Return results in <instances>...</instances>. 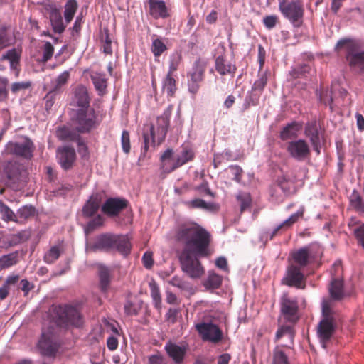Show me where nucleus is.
<instances>
[{
  "label": "nucleus",
  "instance_id": "obj_19",
  "mask_svg": "<svg viewBox=\"0 0 364 364\" xmlns=\"http://www.w3.org/2000/svg\"><path fill=\"white\" fill-rule=\"evenodd\" d=\"M72 105L77 109L91 108L90 106V97L86 87L78 85L75 91L72 99Z\"/></svg>",
  "mask_w": 364,
  "mask_h": 364
},
{
  "label": "nucleus",
  "instance_id": "obj_10",
  "mask_svg": "<svg viewBox=\"0 0 364 364\" xmlns=\"http://www.w3.org/2000/svg\"><path fill=\"white\" fill-rule=\"evenodd\" d=\"M115 235L102 234L95 239L93 242H87L85 250L87 252H95L113 249L114 247Z\"/></svg>",
  "mask_w": 364,
  "mask_h": 364
},
{
  "label": "nucleus",
  "instance_id": "obj_49",
  "mask_svg": "<svg viewBox=\"0 0 364 364\" xmlns=\"http://www.w3.org/2000/svg\"><path fill=\"white\" fill-rule=\"evenodd\" d=\"M60 255V247L58 246H53L45 254L44 261L48 264H52L58 259Z\"/></svg>",
  "mask_w": 364,
  "mask_h": 364
},
{
  "label": "nucleus",
  "instance_id": "obj_50",
  "mask_svg": "<svg viewBox=\"0 0 364 364\" xmlns=\"http://www.w3.org/2000/svg\"><path fill=\"white\" fill-rule=\"evenodd\" d=\"M272 364H289L287 355L279 346H277L274 350Z\"/></svg>",
  "mask_w": 364,
  "mask_h": 364
},
{
  "label": "nucleus",
  "instance_id": "obj_18",
  "mask_svg": "<svg viewBox=\"0 0 364 364\" xmlns=\"http://www.w3.org/2000/svg\"><path fill=\"white\" fill-rule=\"evenodd\" d=\"M127 201L123 198H111L102 206V210L107 215L114 216L127 207Z\"/></svg>",
  "mask_w": 364,
  "mask_h": 364
},
{
  "label": "nucleus",
  "instance_id": "obj_42",
  "mask_svg": "<svg viewBox=\"0 0 364 364\" xmlns=\"http://www.w3.org/2000/svg\"><path fill=\"white\" fill-rule=\"evenodd\" d=\"M70 77L69 71H64L60 73L53 81H52L53 89L51 91L55 92L59 90L63 86H64Z\"/></svg>",
  "mask_w": 364,
  "mask_h": 364
},
{
  "label": "nucleus",
  "instance_id": "obj_56",
  "mask_svg": "<svg viewBox=\"0 0 364 364\" xmlns=\"http://www.w3.org/2000/svg\"><path fill=\"white\" fill-rule=\"evenodd\" d=\"M57 136L62 140H73L75 136L67 127H60L56 132Z\"/></svg>",
  "mask_w": 364,
  "mask_h": 364
},
{
  "label": "nucleus",
  "instance_id": "obj_41",
  "mask_svg": "<svg viewBox=\"0 0 364 364\" xmlns=\"http://www.w3.org/2000/svg\"><path fill=\"white\" fill-rule=\"evenodd\" d=\"M151 296L152 298L154 306L157 309L161 307V297L159 291V288L154 281L149 282Z\"/></svg>",
  "mask_w": 364,
  "mask_h": 364
},
{
  "label": "nucleus",
  "instance_id": "obj_11",
  "mask_svg": "<svg viewBox=\"0 0 364 364\" xmlns=\"http://www.w3.org/2000/svg\"><path fill=\"white\" fill-rule=\"evenodd\" d=\"M38 347L41 353L48 358H53L58 350V344L52 331H43Z\"/></svg>",
  "mask_w": 364,
  "mask_h": 364
},
{
  "label": "nucleus",
  "instance_id": "obj_21",
  "mask_svg": "<svg viewBox=\"0 0 364 364\" xmlns=\"http://www.w3.org/2000/svg\"><path fill=\"white\" fill-rule=\"evenodd\" d=\"M57 157L59 164L64 169L70 168L75 159V151L74 149L68 146L59 148L57 151Z\"/></svg>",
  "mask_w": 364,
  "mask_h": 364
},
{
  "label": "nucleus",
  "instance_id": "obj_44",
  "mask_svg": "<svg viewBox=\"0 0 364 364\" xmlns=\"http://www.w3.org/2000/svg\"><path fill=\"white\" fill-rule=\"evenodd\" d=\"M222 283V277L215 272H210L207 279L205 282V286L209 289H216L220 287Z\"/></svg>",
  "mask_w": 364,
  "mask_h": 364
},
{
  "label": "nucleus",
  "instance_id": "obj_17",
  "mask_svg": "<svg viewBox=\"0 0 364 364\" xmlns=\"http://www.w3.org/2000/svg\"><path fill=\"white\" fill-rule=\"evenodd\" d=\"M304 278V275L301 272L300 267L295 264H291L287 269L284 281L288 286H294L299 289H304L305 285L302 284Z\"/></svg>",
  "mask_w": 364,
  "mask_h": 364
},
{
  "label": "nucleus",
  "instance_id": "obj_30",
  "mask_svg": "<svg viewBox=\"0 0 364 364\" xmlns=\"http://www.w3.org/2000/svg\"><path fill=\"white\" fill-rule=\"evenodd\" d=\"M150 14L155 18H164L167 16V10L165 3L159 0H150Z\"/></svg>",
  "mask_w": 364,
  "mask_h": 364
},
{
  "label": "nucleus",
  "instance_id": "obj_37",
  "mask_svg": "<svg viewBox=\"0 0 364 364\" xmlns=\"http://www.w3.org/2000/svg\"><path fill=\"white\" fill-rule=\"evenodd\" d=\"M186 205L188 208H199L205 210L211 211L215 208V205L212 203H207L200 198H195L190 201H187Z\"/></svg>",
  "mask_w": 364,
  "mask_h": 364
},
{
  "label": "nucleus",
  "instance_id": "obj_47",
  "mask_svg": "<svg viewBox=\"0 0 364 364\" xmlns=\"http://www.w3.org/2000/svg\"><path fill=\"white\" fill-rule=\"evenodd\" d=\"M177 165L178 167L185 164L193 158V153L191 149H183L181 152L176 156Z\"/></svg>",
  "mask_w": 364,
  "mask_h": 364
},
{
  "label": "nucleus",
  "instance_id": "obj_25",
  "mask_svg": "<svg viewBox=\"0 0 364 364\" xmlns=\"http://www.w3.org/2000/svg\"><path fill=\"white\" fill-rule=\"evenodd\" d=\"M101 203V197L99 194L92 195L82 208L85 217L92 216L98 210Z\"/></svg>",
  "mask_w": 364,
  "mask_h": 364
},
{
  "label": "nucleus",
  "instance_id": "obj_63",
  "mask_svg": "<svg viewBox=\"0 0 364 364\" xmlns=\"http://www.w3.org/2000/svg\"><path fill=\"white\" fill-rule=\"evenodd\" d=\"M263 22L267 28L271 29L275 26L277 18L274 16H267L264 18Z\"/></svg>",
  "mask_w": 364,
  "mask_h": 364
},
{
  "label": "nucleus",
  "instance_id": "obj_16",
  "mask_svg": "<svg viewBox=\"0 0 364 364\" xmlns=\"http://www.w3.org/2000/svg\"><path fill=\"white\" fill-rule=\"evenodd\" d=\"M164 350L174 364H183L187 351L186 346L169 341L166 343Z\"/></svg>",
  "mask_w": 364,
  "mask_h": 364
},
{
  "label": "nucleus",
  "instance_id": "obj_3",
  "mask_svg": "<svg viewBox=\"0 0 364 364\" xmlns=\"http://www.w3.org/2000/svg\"><path fill=\"white\" fill-rule=\"evenodd\" d=\"M323 318L318 328V335L323 348L334 331V318L331 308V301L323 300L321 304Z\"/></svg>",
  "mask_w": 364,
  "mask_h": 364
},
{
  "label": "nucleus",
  "instance_id": "obj_60",
  "mask_svg": "<svg viewBox=\"0 0 364 364\" xmlns=\"http://www.w3.org/2000/svg\"><path fill=\"white\" fill-rule=\"evenodd\" d=\"M267 83V77L266 74H262L258 80H257L254 85L252 88L255 90H262L265 87V85Z\"/></svg>",
  "mask_w": 364,
  "mask_h": 364
},
{
  "label": "nucleus",
  "instance_id": "obj_52",
  "mask_svg": "<svg viewBox=\"0 0 364 364\" xmlns=\"http://www.w3.org/2000/svg\"><path fill=\"white\" fill-rule=\"evenodd\" d=\"M181 62V55L179 53H173L170 56L168 72V75H172V73L177 70L178 66Z\"/></svg>",
  "mask_w": 364,
  "mask_h": 364
},
{
  "label": "nucleus",
  "instance_id": "obj_54",
  "mask_svg": "<svg viewBox=\"0 0 364 364\" xmlns=\"http://www.w3.org/2000/svg\"><path fill=\"white\" fill-rule=\"evenodd\" d=\"M103 224V218L100 215H97L92 220H91L87 225L85 230L86 233L92 232L95 229L102 226Z\"/></svg>",
  "mask_w": 364,
  "mask_h": 364
},
{
  "label": "nucleus",
  "instance_id": "obj_2",
  "mask_svg": "<svg viewBox=\"0 0 364 364\" xmlns=\"http://www.w3.org/2000/svg\"><path fill=\"white\" fill-rule=\"evenodd\" d=\"M52 320L59 326H80L82 323L80 312L70 306H53L50 309Z\"/></svg>",
  "mask_w": 364,
  "mask_h": 364
},
{
  "label": "nucleus",
  "instance_id": "obj_48",
  "mask_svg": "<svg viewBox=\"0 0 364 364\" xmlns=\"http://www.w3.org/2000/svg\"><path fill=\"white\" fill-rule=\"evenodd\" d=\"M167 49L165 43L159 38L152 41L151 50L155 57L160 56Z\"/></svg>",
  "mask_w": 364,
  "mask_h": 364
},
{
  "label": "nucleus",
  "instance_id": "obj_29",
  "mask_svg": "<svg viewBox=\"0 0 364 364\" xmlns=\"http://www.w3.org/2000/svg\"><path fill=\"white\" fill-rule=\"evenodd\" d=\"M50 20L52 28L55 33H62L65 26L63 24L60 11L57 9H53L50 13Z\"/></svg>",
  "mask_w": 364,
  "mask_h": 364
},
{
  "label": "nucleus",
  "instance_id": "obj_1",
  "mask_svg": "<svg viewBox=\"0 0 364 364\" xmlns=\"http://www.w3.org/2000/svg\"><path fill=\"white\" fill-rule=\"evenodd\" d=\"M176 237L185 243L184 256L181 258L182 270L191 278L200 277L205 270L196 257L209 255L210 235L202 228L188 225L180 227Z\"/></svg>",
  "mask_w": 364,
  "mask_h": 364
},
{
  "label": "nucleus",
  "instance_id": "obj_6",
  "mask_svg": "<svg viewBox=\"0 0 364 364\" xmlns=\"http://www.w3.org/2000/svg\"><path fill=\"white\" fill-rule=\"evenodd\" d=\"M353 42L348 39L340 40L336 44V49L345 48L348 53L346 59L351 68L357 71H364V51L353 52L351 50Z\"/></svg>",
  "mask_w": 364,
  "mask_h": 364
},
{
  "label": "nucleus",
  "instance_id": "obj_15",
  "mask_svg": "<svg viewBox=\"0 0 364 364\" xmlns=\"http://www.w3.org/2000/svg\"><path fill=\"white\" fill-rule=\"evenodd\" d=\"M281 311L287 320L295 321L298 311L296 299L289 298L287 293L283 294L281 298Z\"/></svg>",
  "mask_w": 364,
  "mask_h": 364
},
{
  "label": "nucleus",
  "instance_id": "obj_32",
  "mask_svg": "<svg viewBox=\"0 0 364 364\" xmlns=\"http://www.w3.org/2000/svg\"><path fill=\"white\" fill-rule=\"evenodd\" d=\"M114 247L123 255L130 252L131 243L127 235H115Z\"/></svg>",
  "mask_w": 364,
  "mask_h": 364
},
{
  "label": "nucleus",
  "instance_id": "obj_51",
  "mask_svg": "<svg viewBox=\"0 0 364 364\" xmlns=\"http://www.w3.org/2000/svg\"><path fill=\"white\" fill-rule=\"evenodd\" d=\"M0 213L4 220H16V214L2 201H0Z\"/></svg>",
  "mask_w": 364,
  "mask_h": 364
},
{
  "label": "nucleus",
  "instance_id": "obj_40",
  "mask_svg": "<svg viewBox=\"0 0 364 364\" xmlns=\"http://www.w3.org/2000/svg\"><path fill=\"white\" fill-rule=\"evenodd\" d=\"M163 91L168 96H173L176 90V80L172 75H166V78L163 81Z\"/></svg>",
  "mask_w": 364,
  "mask_h": 364
},
{
  "label": "nucleus",
  "instance_id": "obj_31",
  "mask_svg": "<svg viewBox=\"0 0 364 364\" xmlns=\"http://www.w3.org/2000/svg\"><path fill=\"white\" fill-rule=\"evenodd\" d=\"M329 293L333 300H341L345 296L343 281L337 279L332 280L329 287Z\"/></svg>",
  "mask_w": 364,
  "mask_h": 364
},
{
  "label": "nucleus",
  "instance_id": "obj_61",
  "mask_svg": "<svg viewBox=\"0 0 364 364\" xmlns=\"http://www.w3.org/2000/svg\"><path fill=\"white\" fill-rule=\"evenodd\" d=\"M147 364H168V363L163 355L156 354L149 356Z\"/></svg>",
  "mask_w": 364,
  "mask_h": 364
},
{
  "label": "nucleus",
  "instance_id": "obj_33",
  "mask_svg": "<svg viewBox=\"0 0 364 364\" xmlns=\"http://www.w3.org/2000/svg\"><path fill=\"white\" fill-rule=\"evenodd\" d=\"M301 125L296 122L288 124L280 132V138L283 141L292 139L297 136Z\"/></svg>",
  "mask_w": 364,
  "mask_h": 364
},
{
  "label": "nucleus",
  "instance_id": "obj_43",
  "mask_svg": "<svg viewBox=\"0 0 364 364\" xmlns=\"http://www.w3.org/2000/svg\"><path fill=\"white\" fill-rule=\"evenodd\" d=\"M100 285L102 291L105 292L108 289L109 284V271L105 267L100 269Z\"/></svg>",
  "mask_w": 364,
  "mask_h": 364
},
{
  "label": "nucleus",
  "instance_id": "obj_14",
  "mask_svg": "<svg viewBox=\"0 0 364 364\" xmlns=\"http://www.w3.org/2000/svg\"><path fill=\"white\" fill-rule=\"evenodd\" d=\"M280 11L285 18L294 23L301 19L304 15L302 4L299 1L284 4L283 0L280 4Z\"/></svg>",
  "mask_w": 364,
  "mask_h": 364
},
{
  "label": "nucleus",
  "instance_id": "obj_62",
  "mask_svg": "<svg viewBox=\"0 0 364 364\" xmlns=\"http://www.w3.org/2000/svg\"><path fill=\"white\" fill-rule=\"evenodd\" d=\"M142 261H143L144 266L146 269H151L154 264L152 252H146L142 257Z\"/></svg>",
  "mask_w": 364,
  "mask_h": 364
},
{
  "label": "nucleus",
  "instance_id": "obj_5",
  "mask_svg": "<svg viewBox=\"0 0 364 364\" xmlns=\"http://www.w3.org/2000/svg\"><path fill=\"white\" fill-rule=\"evenodd\" d=\"M75 128L78 132H90L97 124V117L93 108L77 109L75 117L73 119Z\"/></svg>",
  "mask_w": 364,
  "mask_h": 364
},
{
  "label": "nucleus",
  "instance_id": "obj_39",
  "mask_svg": "<svg viewBox=\"0 0 364 364\" xmlns=\"http://www.w3.org/2000/svg\"><path fill=\"white\" fill-rule=\"evenodd\" d=\"M77 8V4L75 0H68L65 5L64 17L67 23H69L73 19Z\"/></svg>",
  "mask_w": 364,
  "mask_h": 364
},
{
  "label": "nucleus",
  "instance_id": "obj_57",
  "mask_svg": "<svg viewBox=\"0 0 364 364\" xmlns=\"http://www.w3.org/2000/svg\"><path fill=\"white\" fill-rule=\"evenodd\" d=\"M121 142L124 152L126 154L129 153L130 151L129 134L126 130H124L122 133Z\"/></svg>",
  "mask_w": 364,
  "mask_h": 364
},
{
  "label": "nucleus",
  "instance_id": "obj_7",
  "mask_svg": "<svg viewBox=\"0 0 364 364\" xmlns=\"http://www.w3.org/2000/svg\"><path fill=\"white\" fill-rule=\"evenodd\" d=\"M195 328L204 341L217 343L223 338L221 329L212 322H200L195 324Z\"/></svg>",
  "mask_w": 364,
  "mask_h": 364
},
{
  "label": "nucleus",
  "instance_id": "obj_23",
  "mask_svg": "<svg viewBox=\"0 0 364 364\" xmlns=\"http://www.w3.org/2000/svg\"><path fill=\"white\" fill-rule=\"evenodd\" d=\"M161 168L163 171L170 173L178 168L176 156L171 149H166L161 156Z\"/></svg>",
  "mask_w": 364,
  "mask_h": 364
},
{
  "label": "nucleus",
  "instance_id": "obj_55",
  "mask_svg": "<svg viewBox=\"0 0 364 364\" xmlns=\"http://www.w3.org/2000/svg\"><path fill=\"white\" fill-rule=\"evenodd\" d=\"M54 53V48L50 42H46L43 47V56L41 61L46 63L49 60Z\"/></svg>",
  "mask_w": 364,
  "mask_h": 364
},
{
  "label": "nucleus",
  "instance_id": "obj_13",
  "mask_svg": "<svg viewBox=\"0 0 364 364\" xmlns=\"http://www.w3.org/2000/svg\"><path fill=\"white\" fill-rule=\"evenodd\" d=\"M6 149L11 154L30 159L33 156V144L30 139L26 138L22 141L9 142Z\"/></svg>",
  "mask_w": 364,
  "mask_h": 364
},
{
  "label": "nucleus",
  "instance_id": "obj_4",
  "mask_svg": "<svg viewBox=\"0 0 364 364\" xmlns=\"http://www.w3.org/2000/svg\"><path fill=\"white\" fill-rule=\"evenodd\" d=\"M173 107V105H168L164 113L157 117L156 124L151 127L150 134L154 143L161 144L165 139Z\"/></svg>",
  "mask_w": 364,
  "mask_h": 364
},
{
  "label": "nucleus",
  "instance_id": "obj_12",
  "mask_svg": "<svg viewBox=\"0 0 364 364\" xmlns=\"http://www.w3.org/2000/svg\"><path fill=\"white\" fill-rule=\"evenodd\" d=\"M286 149L289 156L297 161L304 160L310 154V147L304 139L289 141L287 144Z\"/></svg>",
  "mask_w": 364,
  "mask_h": 364
},
{
  "label": "nucleus",
  "instance_id": "obj_35",
  "mask_svg": "<svg viewBox=\"0 0 364 364\" xmlns=\"http://www.w3.org/2000/svg\"><path fill=\"white\" fill-rule=\"evenodd\" d=\"M14 43V38L8 27L0 25V50L9 47Z\"/></svg>",
  "mask_w": 364,
  "mask_h": 364
},
{
  "label": "nucleus",
  "instance_id": "obj_28",
  "mask_svg": "<svg viewBox=\"0 0 364 364\" xmlns=\"http://www.w3.org/2000/svg\"><path fill=\"white\" fill-rule=\"evenodd\" d=\"M215 69L221 75H233L236 70V67L228 62L223 56H218L215 59Z\"/></svg>",
  "mask_w": 364,
  "mask_h": 364
},
{
  "label": "nucleus",
  "instance_id": "obj_26",
  "mask_svg": "<svg viewBox=\"0 0 364 364\" xmlns=\"http://www.w3.org/2000/svg\"><path fill=\"white\" fill-rule=\"evenodd\" d=\"M24 240L23 233L2 235L0 237V247L7 249L16 246Z\"/></svg>",
  "mask_w": 364,
  "mask_h": 364
},
{
  "label": "nucleus",
  "instance_id": "obj_20",
  "mask_svg": "<svg viewBox=\"0 0 364 364\" xmlns=\"http://www.w3.org/2000/svg\"><path fill=\"white\" fill-rule=\"evenodd\" d=\"M21 50L18 48H12L2 55L1 60H8L10 64L11 71L17 77L19 75V61Z\"/></svg>",
  "mask_w": 364,
  "mask_h": 364
},
{
  "label": "nucleus",
  "instance_id": "obj_64",
  "mask_svg": "<svg viewBox=\"0 0 364 364\" xmlns=\"http://www.w3.org/2000/svg\"><path fill=\"white\" fill-rule=\"evenodd\" d=\"M107 346L109 350H114L118 347V340L114 336H109L107 339Z\"/></svg>",
  "mask_w": 364,
  "mask_h": 364
},
{
  "label": "nucleus",
  "instance_id": "obj_24",
  "mask_svg": "<svg viewBox=\"0 0 364 364\" xmlns=\"http://www.w3.org/2000/svg\"><path fill=\"white\" fill-rule=\"evenodd\" d=\"M304 211V207L301 206L296 213L291 214L287 219L274 229L271 235V238H272L281 228H288L296 223L299 219L302 218Z\"/></svg>",
  "mask_w": 364,
  "mask_h": 364
},
{
  "label": "nucleus",
  "instance_id": "obj_38",
  "mask_svg": "<svg viewBox=\"0 0 364 364\" xmlns=\"http://www.w3.org/2000/svg\"><path fill=\"white\" fill-rule=\"evenodd\" d=\"M100 42L102 48L105 54L112 53V41L107 29H104L100 33Z\"/></svg>",
  "mask_w": 364,
  "mask_h": 364
},
{
  "label": "nucleus",
  "instance_id": "obj_59",
  "mask_svg": "<svg viewBox=\"0 0 364 364\" xmlns=\"http://www.w3.org/2000/svg\"><path fill=\"white\" fill-rule=\"evenodd\" d=\"M350 202L353 206L361 213H364V204L363 203L361 197L356 194L354 198H352Z\"/></svg>",
  "mask_w": 364,
  "mask_h": 364
},
{
  "label": "nucleus",
  "instance_id": "obj_34",
  "mask_svg": "<svg viewBox=\"0 0 364 364\" xmlns=\"http://www.w3.org/2000/svg\"><path fill=\"white\" fill-rule=\"evenodd\" d=\"M19 261V252L15 251L6 255H4L0 257V269H8Z\"/></svg>",
  "mask_w": 364,
  "mask_h": 364
},
{
  "label": "nucleus",
  "instance_id": "obj_36",
  "mask_svg": "<svg viewBox=\"0 0 364 364\" xmlns=\"http://www.w3.org/2000/svg\"><path fill=\"white\" fill-rule=\"evenodd\" d=\"M91 79L95 89L102 95L105 92L107 87V79L104 74L95 73L92 75Z\"/></svg>",
  "mask_w": 364,
  "mask_h": 364
},
{
  "label": "nucleus",
  "instance_id": "obj_9",
  "mask_svg": "<svg viewBox=\"0 0 364 364\" xmlns=\"http://www.w3.org/2000/svg\"><path fill=\"white\" fill-rule=\"evenodd\" d=\"M295 191L294 183L292 181L282 177L278 179L270 190L271 197L277 202L282 201L284 197Z\"/></svg>",
  "mask_w": 364,
  "mask_h": 364
},
{
  "label": "nucleus",
  "instance_id": "obj_27",
  "mask_svg": "<svg viewBox=\"0 0 364 364\" xmlns=\"http://www.w3.org/2000/svg\"><path fill=\"white\" fill-rule=\"evenodd\" d=\"M292 258L294 262L299 266V267L307 266L311 259L309 248L304 247L292 253Z\"/></svg>",
  "mask_w": 364,
  "mask_h": 364
},
{
  "label": "nucleus",
  "instance_id": "obj_46",
  "mask_svg": "<svg viewBox=\"0 0 364 364\" xmlns=\"http://www.w3.org/2000/svg\"><path fill=\"white\" fill-rule=\"evenodd\" d=\"M294 336V331L290 326H282L277 330L275 338L278 341L282 337H286L289 340V343H292Z\"/></svg>",
  "mask_w": 364,
  "mask_h": 364
},
{
  "label": "nucleus",
  "instance_id": "obj_58",
  "mask_svg": "<svg viewBox=\"0 0 364 364\" xmlns=\"http://www.w3.org/2000/svg\"><path fill=\"white\" fill-rule=\"evenodd\" d=\"M354 234L358 243L364 249V224L360 225L359 227L354 230Z\"/></svg>",
  "mask_w": 364,
  "mask_h": 364
},
{
  "label": "nucleus",
  "instance_id": "obj_22",
  "mask_svg": "<svg viewBox=\"0 0 364 364\" xmlns=\"http://www.w3.org/2000/svg\"><path fill=\"white\" fill-rule=\"evenodd\" d=\"M305 135L309 138L314 151L318 154H320V148L321 144V136L318 132L316 123H308L305 127Z\"/></svg>",
  "mask_w": 364,
  "mask_h": 364
},
{
  "label": "nucleus",
  "instance_id": "obj_8",
  "mask_svg": "<svg viewBox=\"0 0 364 364\" xmlns=\"http://www.w3.org/2000/svg\"><path fill=\"white\" fill-rule=\"evenodd\" d=\"M207 63L202 60H196L190 73V78L188 81V90L193 94L198 92L200 83L203 81V75L206 69Z\"/></svg>",
  "mask_w": 364,
  "mask_h": 364
},
{
  "label": "nucleus",
  "instance_id": "obj_45",
  "mask_svg": "<svg viewBox=\"0 0 364 364\" xmlns=\"http://www.w3.org/2000/svg\"><path fill=\"white\" fill-rule=\"evenodd\" d=\"M35 209L31 205H24L19 208L16 214V220H24L34 214Z\"/></svg>",
  "mask_w": 364,
  "mask_h": 364
},
{
  "label": "nucleus",
  "instance_id": "obj_53",
  "mask_svg": "<svg viewBox=\"0 0 364 364\" xmlns=\"http://www.w3.org/2000/svg\"><path fill=\"white\" fill-rule=\"evenodd\" d=\"M237 199L240 203L241 211L245 210L251 204V197L248 193H239L237 195Z\"/></svg>",
  "mask_w": 364,
  "mask_h": 364
}]
</instances>
